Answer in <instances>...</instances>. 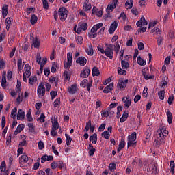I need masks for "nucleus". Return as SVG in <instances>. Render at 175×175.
Wrapping results in <instances>:
<instances>
[{
    "label": "nucleus",
    "mask_w": 175,
    "mask_h": 175,
    "mask_svg": "<svg viewBox=\"0 0 175 175\" xmlns=\"http://www.w3.org/2000/svg\"><path fill=\"white\" fill-rule=\"evenodd\" d=\"M73 54L68 52L67 53V62L64 63V68H66V71L64 72V80L69 81L70 80V72L69 71V67L73 64Z\"/></svg>",
    "instance_id": "f257e3e1"
},
{
    "label": "nucleus",
    "mask_w": 175,
    "mask_h": 175,
    "mask_svg": "<svg viewBox=\"0 0 175 175\" xmlns=\"http://www.w3.org/2000/svg\"><path fill=\"white\" fill-rule=\"evenodd\" d=\"M105 55L110 59H113V57H114V45L113 44H105Z\"/></svg>",
    "instance_id": "f03ea898"
},
{
    "label": "nucleus",
    "mask_w": 175,
    "mask_h": 175,
    "mask_svg": "<svg viewBox=\"0 0 175 175\" xmlns=\"http://www.w3.org/2000/svg\"><path fill=\"white\" fill-rule=\"evenodd\" d=\"M127 140V147H134V146H136V132H134L131 135H129Z\"/></svg>",
    "instance_id": "7ed1b4c3"
},
{
    "label": "nucleus",
    "mask_w": 175,
    "mask_h": 175,
    "mask_svg": "<svg viewBox=\"0 0 175 175\" xmlns=\"http://www.w3.org/2000/svg\"><path fill=\"white\" fill-rule=\"evenodd\" d=\"M59 17L61 21H65L68 18V10L62 7L58 11Z\"/></svg>",
    "instance_id": "20e7f679"
},
{
    "label": "nucleus",
    "mask_w": 175,
    "mask_h": 175,
    "mask_svg": "<svg viewBox=\"0 0 175 175\" xmlns=\"http://www.w3.org/2000/svg\"><path fill=\"white\" fill-rule=\"evenodd\" d=\"M38 96L40 98V99H43L44 98V95H46V88H44V85L40 83L37 89Z\"/></svg>",
    "instance_id": "39448f33"
},
{
    "label": "nucleus",
    "mask_w": 175,
    "mask_h": 175,
    "mask_svg": "<svg viewBox=\"0 0 175 175\" xmlns=\"http://www.w3.org/2000/svg\"><path fill=\"white\" fill-rule=\"evenodd\" d=\"M52 169H64L65 165L63 161H55L51 163Z\"/></svg>",
    "instance_id": "423d86ee"
},
{
    "label": "nucleus",
    "mask_w": 175,
    "mask_h": 175,
    "mask_svg": "<svg viewBox=\"0 0 175 175\" xmlns=\"http://www.w3.org/2000/svg\"><path fill=\"white\" fill-rule=\"evenodd\" d=\"M126 84H128V79L124 80V79H120L118 82V88L120 91H124L126 88Z\"/></svg>",
    "instance_id": "0eeeda50"
},
{
    "label": "nucleus",
    "mask_w": 175,
    "mask_h": 175,
    "mask_svg": "<svg viewBox=\"0 0 175 175\" xmlns=\"http://www.w3.org/2000/svg\"><path fill=\"white\" fill-rule=\"evenodd\" d=\"M118 3V0H113V2L111 4H109L107 7V13H111L113 12V10L116 9V7L117 6V3Z\"/></svg>",
    "instance_id": "6e6552de"
},
{
    "label": "nucleus",
    "mask_w": 175,
    "mask_h": 175,
    "mask_svg": "<svg viewBox=\"0 0 175 175\" xmlns=\"http://www.w3.org/2000/svg\"><path fill=\"white\" fill-rule=\"evenodd\" d=\"M117 27H118V22H117V21H115L110 26V28L109 29V33H110L111 35L114 33L116 29H117Z\"/></svg>",
    "instance_id": "1a4fd4ad"
},
{
    "label": "nucleus",
    "mask_w": 175,
    "mask_h": 175,
    "mask_svg": "<svg viewBox=\"0 0 175 175\" xmlns=\"http://www.w3.org/2000/svg\"><path fill=\"white\" fill-rule=\"evenodd\" d=\"M79 88H77V83H74L68 88V92L69 94H72V95H73V94H76V92H77Z\"/></svg>",
    "instance_id": "9d476101"
},
{
    "label": "nucleus",
    "mask_w": 175,
    "mask_h": 175,
    "mask_svg": "<svg viewBox=\"0 0 175 175\" xmlns=\"http://www.w3.org/2000/svg\"><path fill=\"white\" fill-rule=\"evenodd\" d=\"M113 88H114V83H109L104 88V94H109V92H111V91H113Z\"/></svg>",
    "instance_id": "9b49d317"
},
{
    "label": "nucleus",
    "mask_w": 175,
    "mask_h": 175,
    "mask_svg": "<svg viewBox=\"0 0 175 175\" xmlns=\"http://www.w3.org/2000/svg\"><path fill=\"white\" fill-rule=\"evenodd\" d=\"M76 62L81 66H84L87 64V59L84 57H79L77 59Z\"/></svg>",
    "instance_id": "f8f14e48"
},
{
    "label": "nucleus",
    "mask_w": 175,
    "mask_h": 175,
    "mask_svg": "<svg viewBox=\"0 0 175 175\" xmlns=\"http://www.w3.org/2000/svg\"><path fill=\"white\" fill-rule=\"evenodd\" d=\"M147 24H148V22L146 21V18H144V16H142L140 20L137 22L136 25L137 27H140L142 25H147Z\"/></svg>",
    "instance_id": "ddd939ff"
},
{
    "label": "nucleus",
    "mask_w": 175,
    "mask_h": 175,
    "mask_svg": "<svg viewBox=\"0 0 175 175\" xmlns=\"http://www.w3.org/2000/svg\"><path fill=\"white\" fill-rule=\"evenodd\" d=\"M90 73H91V70L89 68H85L81 72L80 77H82L83 79H87V77L90 76Z\"/></svg>",
    "instance_id": "4468645a"
},
{
    "label": "nucleus",
    "mask_w": 175,
    "mask_h": 175,
    "mask_svg": "<svg viewBox=\"0 0 175 175\" xmlns=\"http://www.w3.org/2000/svg\"><path fill=\"white\" fill-rule=\"evenodd\" d=\"M157 139L161 142V143H165V136L164 135L159 131L158 130L157 133H156Z\"/></svg>",
    "instance_id": "2eb2a0df"
},
{
    "label": "nucleus",
    "mask_w": 175,
    "mask_h": 175,
    "mask_svg": "<svg viewBox=\"0 0 175 175\" xmlns=\"http://www.w3.org/2000/svg\"><path fill=\"white\" fill-rule=\"evenodd\" d=\"M25 118V112L23 111V109H18V113H17V120H20L21 121H23Z\"/></svg>",
    "instance_id": "dca6fc26"
},
{
    "label": "nucleus",
    "mask_w": 175,
    "mask_h": 175,
    "mask_svg": "<svg viewBox=\"0 0 175 175\" xmlns=\"http://www.w3.org/2000/svg\"><path fill=\"white\" fill-rule=\"evenodd\" d=\"M122 102L124 103V107L127 108L132 105V101L129 97H124L122 98Z\"/></svg>",
    "instance_id": "f3484780"
},
{
    "label": "nucleus",
    "mask_w": 175,
    "mask_h": 175,
    "mask_svg": "<svg viewBox=\"0 0 175 175\" xmlns=\"http://www.w3.org/2000/svg\"><path fill=\"white\" fill-rule=\"evenodd\" d=\"M85 51L88 55H94V49L92 48V44H91V43L88 44Z\"/></svg>",
    "instance_id": "a211bd4d"
},
{
    "label": "nucleus",
    "mask_w": 175,
    "mask_h": 175,
    "mask_svg": "<svg viewBox=\"0 0 175 175\" xmlns=\"http://www.w3.org/2000/svg\"><path fill=\"white\" fill-rule=\"evenodd\" d=\"M8 4H4L2 7V17L3 18H6V16H8Z\"/></svg>",
    "instance_id": "6ab92c4d"
},
{
    "label": "nucleus",
    "mask_w": 175,
    "mask_h": 175,
    "mask_svg": "<svg viewBox=\"0 0 175 175\" xmlns=\"http://www.w3.org/2000/svg\"><path fill=\"white\" fill-rule=\"evenodd\" d=\"M88 154L90 157H92L94 154H95V152L96 151V149L94 148V146L92 144H89V146L88 148Z\"/></svg>",
    "instance_id": "aec40b11"
},
{
    "label": "nucleus",
    "mask_w": 175,
    "mask_h": 175,
    "mask_svg": "<svg viewBox=\"0 0 175 175\" xmlns=\"http://www.w3.org/2000/svg\"><path fill=\"white\" fill-rule=\"evenodd\" d=\"M25 75H26L27 77H29L31 76V66L29 64H26L25 66Z\"/></svg>",
    "instance_id": "412c9836"
},
{
    "label": "nucleus",
    "mask_w": 175,
    "mask_h": 175,
    "mask_svg": "<svg viewBox=\"0 0 175 175\" xmlns=\"http://www.w3.org/2000/svg\"><path fill=\"white\" fill-rule=\"evenodd\" d=\"M13 23V18L10 17H7L5 19V25H6V29L9 30L10 28V26L12 25V23Z\"/></svg>",
    "instance_id": "4be33fe9"
},
{
    "label": "nucleus",
    "mask_w": 175,
    "mask_h": 175,
    "mask_svg": "<svg viewBox=\"0 0 175 175\" xmlns=\"http://www.w3.org/2000/svg\"><path fill=\"white\" fill-rule=\"evenodd\" d=\"M92 13L93 14H96L97 17H102L103 14V12H102V10H98L95 7H94L92 9Z\"/></svg>",
    "instance_id": "5701e85b"
},
{
    "label": "nucleus",
    "mask_w": 175,
    "mask_h": 175,
    "mask_svg": "<svg viewBox=\"0 0 175 175\" xmlns=\"http://www.w3.org/2000/svg\"><path fill=\"white\" fill-rule=\"evenodd\" d=\"M27 120L29 122H32L33 121V118H32V109H29L28 112L26 114Z\"/></svg>",
    "instance_id": "b1692460"
},
{
    "label": "nucleus",
    "mask_w": 175,
    "mask_h": 175,
    "mask_svg": "<svg viewBox=\"0 0 175 175\" xmlns=\"http://www.w3.org/2000/svg\"><path fill=\"white\" fill-rule=\"evenodd\" d=\"M47 64V57H43L40 68V73H43V67Z\"/></svg>",
    "instance_id": "393cba45"
},
{
    "label": "nucleus",
    "mask_w": 175,
    "mask_h": 175,
    "mask_svg": "<svg viewBox=\"0 0 175 175\" xmlns=\"http://www.w3.org/2000/svg\"><path fill=\"white\" fill-rule=\"evenodd\" d=\"M89 140H90L93 144H96V142L98 141V135L96 133L93 134L90 137Z\"/></svg>",
    "instance_id": "a878e982"
},
{
    "label": "nucleus",
    "mask_w": 175,
    "mask_h": 175,
    "mask_svg": "<svg viewBox=\"0 0 175 175\" xmlns=\"http://www.w3.org/2000/svg\"><path fill=\"white\" fill-rule=\"evenodd\" d=\"M133 6V0H127L125 3L126 9H132Z\"/></svg>",
    "instance_id": "bb28decb"
},
{
    "label": "nucleus",
    "mask_w": 175,
    "mask_h": 175,
    "mask_svg": "<svg viewBox=\"0 0 175 175\" xmlns=\"http://www.w3.org/2000/svg\"><path fill=\"white\" fill-rule=\"evenodd\" d=\"M124 147H125V139H122L119 145L118 146V152H120V151H121V150H122V148H124Z\"/></svg>",
    "instance_id": "cd10ccee"
},
{
    "label": "nucleus",
    "mask_w": 175,
    "mask_h": 175,
    "mask_svg": "<svg viewBox=\"0 0 175 175\" xmlns=\"http://www.w3.org/2000/svg\"><path fill=\"white\" fill-rule=\"evenodd\" d=\"M1 87L3 88H6V72L3 74V75H2Z\"/></svg>",
    "instance_id": "c85d7f7f"
},
{
    "label": "nucleus",
    "mask_w": 175,
    "mask_h": 175,
    "mask_svg": "<svg viewBox=\"0 0 175 175\" xmlns=\"http://www.w3.org/2000/svg\"><path fill=\"white\" fill-rule=\"evenodd\" d=\"M159 131L162 133L164 136L166 137L169 135V131L166 130V126H161L159 128Z\"/></svg>",
    "instance_id": "c756f323"
},
{
    "label": "nucleus",
    "mask_w": 175,
    "mask_h": 175,
    "mask_svg": "<svg viewBox=\"0 0 175 175\" xmlns=\"http://www.w3.org/2000/svg\"><path fill=\"white\" fill-rule=\"evenodd\" d=\"M129 116V113H128V111H124L122 116L120 118V122H125V120H128Z\"/></svg>",
    "instance_id": "7c9ffc66"
},
{
    "label": "nucleus",
    "mask_w": 175,
    "mask_h": 175,
    "mask_svg": "<svg viewBox=\"0 0 175 175\" xmlns=\"http://www.w3.org/2000/svg\"><path fill=\"white\" fill-rule=\"evenodd\" d=\"M31 46H33L35 49H39V46H40V42L38 40V38H35L31 42Z\"/></svg>",
    "instance_id": "2f4dec72"
},
{
    "label": "nucleus",
    "mask_w": 175,
    "mask_h": 175,
    "mask_svg": "<svg viewBox=\"0 0 175 175\" xmlns=\"http://www.w3.org/2000/svg\"><path fill=\"white\" fill-rule=\"evenodd\" d=\"M166 114H167L168 124H172L173 122V118L172 116V112H170V111H167Z\"/></svg>",
    "instance_id": "473e14b6"
},
{
    "label": "nucleus",
    "mask_w": 175,
    "mask_h": 175,
    "mask_svg": "<svg viewBox=\"0 0 175 175\" xmlns=\"http://www.w3.org/2000/svg\"><path fill=\"white\" fill-rule=\"evenodd\" d=\"M20 161H21V162H23V163H27V162H28V161H29V158L28 157V156L23 154L20 157Z\"/></svg>",
    "instance_id": "72a5a7b5"
},
{
    "label": "nucleus",
    "mask_w": 175,
    "mask_h": 175,
    "mask_svg": "<svg viewBox=\"0 0 175 175\" xmlns=\"http://www.w3.org/2000/svg\"><path fill=\"white\" fill-rule=\"evenodd\" d=\"M24 129V124H19L14 131V135H18Z\"/></svg>",
    "instance_id": "f704fd0d"
},
{
    "label": "nucleus",
    "mask_w": 175,
    "mask_h": 175,
    "mask_svg": "<svg viewBox=\"0 0 175 175\" xmlns=\"http://www.w3.org/2000/svg\"><path fill=\"white\" fill-rule=\"evenodd\" d=\"M92 76H99L100 72H99V68L98 67H94L92 70Z\"/></svg>",
    "instance_id": "c9c22d12"
},
{
    "label": "nucleus",
    "mask_w": 175,
    "mask_h": 175,
    "mask_svg": "<svg viewBox=\"0 0 175 175\" xmlns=\"http://www.w3.org/2000/svg\"><path fill=\"white\" fill-rule=\"evenodd\" d=\"M58 128H59V125L58 124V120L55 119L54 120H52V129L57 130Z\"/></svg>",
    "instance_id": "e433bc0d"
},
{
    "label": "nucleus",
    "mask_w": 175,
    "mask_h": 175,
    "mask_svg": "<svg viewBox=\"0 0 175 175\" xmlns=\"http://www.w3.org/2000/svg\"><path fill=\"white\" fill-rule=\"evenodd\" d=\"M29 132H31V133H35V126L33 125V123H29L27 124Z\"/></svg>",
    "instance_id": "4c0bfd02"
},
{
    "label": "nucleus",
    "mask_w": 175,
    "mask_h": 175,
    "mask_svg": "<svg viewBox=\"0 0 175 175\" xmlns=\"http://www.w3.org/2000/svg\"><path fill=\"white\" fill-rule=\"evenodd\" d=\"M30 21L32 25H35V24L38 23V16H36L35 14L31 15Z\"/></svg>",
    "instance_id": "58836bf2"
},
{
    "label": "nucleus",
    "mask_w": 175,
    "mask_h": 175,
    "mask_svg": "<svg viewBox=\"0 0 175 175\" xmlns=\"http://www.w3.org/2000/svg\"><path fill=\"white\" fill-rule=\"evenodd\" d=\"M137 64L139 65H141V66H144V65H146L147 63L146 62V61L143 59H142V57H140V56L137 57Z\"/></svg>",
    "instance_id": "ea45409f"
},
{
    "label": "nucleus",
    "mask_w": 175,
    "mask_h": 175,
    "mask_svg": "<svg viewBox=\"0 0 175 175\" xmlns=\"http://www.w3.org/2000/svg\"><path fill=\"white\" fill-rule=\"evenodd\" d=\"M142 76H144L145 80H150L151 79H154V76L148 75L147 72L143 71Z\"/></svg>",
    "instance_id": "a19ab883"
},
{
    "label": "nucleus",
    "mask_w": 175,
    "mask_h": 175,
    "mask_svg": "<svg viewBox=\"0 0 175 175\" xmlns=\"http://www.w3.org/2000/svg\"><path fill=\"white\" fill-rule=\"evenodd\" d=\"M121 65L122 69H128L129 68V63L125 60H122Z\"/></svg>",
    "instance_id": "79ce46f5"
},
{
    "label": "nucleus",
    "mask_w": 175,
    "mask_h": 175,
    "mask_svg": "<svg viewBox=\"0 0 175 175\" xmlns=\"http://www.w3.org/2000/svg\"><path fill=\"white\" fill-rule=\"evenodd\" d=\"M36 81H38V78L36 77H31L29 79V83L31 84V85H33Z\"/></svg>",
    "instance_id": "37998d69"
},
{
    "label": "nucleus",
    "mask_w": 175,
    "mask_h": 175,
    "mask_svg": "<svg viewBox=\"0 0 175 175\" xmlns=\"http://www.w3.org/2000/svg\"><path fill=\"white\" fill-rule=\"evenodd\" d=\"M17 116V108H14L11 111V118L13 120H16V117Z\"/></svg>",
    "instance_id": "c03bdc74"
},
{
    "label": "nucleus",
    "mask_w": 175,
    "mask_h": 175,
    "mask_svg": "<svg viewBox=\"0 0 175 175\" xmlns=\"http://www.w3.org/2000/svg\"><path fill=\"white\" fill-rule=\"evenodd\" d=\"M17 65L18 70H23V68H24V64H23V59H19L17 62Z\"/></svg>",
    "instance_id": "a18cd8bd"
},
{
    "label": "nucleus",
    "mask_w": 175,
    "mask_h": 175,
    "mask_svg": "<svg viewBox=\"0 0 175 175\" xmlns=\"http://www.w3.org/2000/svg\"><path fill=\"white\" fill-rule=\"evenodd\" d=\"M170 172L172 174H174L175 164L174 161H171L170 163Z\"/></svg>",
    "instance_id": "49530a36"
},
{
    "label": "nucleus",
    "mask_w": 175,
    "mask_h": 175,
    "mask_svg": "<svg viewBox=\"0 0 175 175\" xmlns=\"http://www.w3.org/2000/svg\"><path fill=\"white\" fill-rule=\"evenodd\" d=\"M50 83H54L55 85L58 84V77H52L49 78Z\"/></svg>",
    "instance_id": "de8ad7c7"
},
{
    "label": "nucleus",
    "mask_w": 175,
    "mask_h": 175,
    "mask_svg": "<svg viewBox=\"0 0 175 175\" xmlns=\"http://www.w3.org/2000/svg\"><path fill=\"white\" fill-rule=\"evenodd\" d=\"M159 98L161 100L165 99V90H161L158 92Z\"/></svg>",
    "instance_id": "09e8293b"
},
{
    "label": "nucleus",
    "mask_w": 175,
    "mask_h": 175,
    "mask_svg": "<svg viewBox=\"0 0 175 175\" xmlns=\"http://www.w3.org/2000/svg\"><path fill=\"white\" fill-rule=\"evenodd\" d=\"M59 105H61V98H57L53 103L54 107H59Z\"/></svg>",
    "instance_id": "8fccbe9b"
},
{
    "label": "nucleus",
    "mask_w": 175,
    "mask_h": 175,
    "mask_svg": "<svg viewBox=\"0 0 175 175\" xmlns=\"http://www.w3.org/2000/svg\"><path fill=\"white\" fill-rule=\"evenodd\" d=\"M102 136L104 139H110V133L107 131H105L103 133H102Z\"/></svg>",
    "instance_id": "3c124183"
},
{
    "label": "nucleus",
    "mask_w": 175,
    "mask_h": 175,
    "mask_svg": "<svg viewBox=\"0 0 175 175\" xmlns=\"http://www.w3.org/2000/svg\"><path fill=\"white\" fill-rule=\"evenodd\" d=\"M83 42H84V40L83 39V37L79 36L76 38V42L78 44H83Z\"/></svg>",
    "instance_id": "603ef678"
},
{
    "label": "nucleus",
    "mask_w": 175,
    "mask_h": 175,
    "mask_svg": "<svg viewBox=\"0 0 175 175\" xmlns=\"http://www.w3.org/2000/svg\"><path fill=\"white\" fill-rule=\"evenodd\" d=\"M1 172H3L6 171V163L5 161H2L0 165Z\"/></svg>",
    "instance_id": "864d4df0"
},
{
    "label": "nucleus",
    "mask_w": 175,
    "mask_h": 175,
    "mask_svg": "<svg viewBox=\"0 0 175 175\" xmlns=\"http://www.w3.org/2000/svg\"><path fill=\"white\" fill-rule=\"evenodd\" d=\"M117 167V165L116 163H112L109 165V169L110 172H114L116 170V168Z\"/></svg>",
    "instance_id": "5fc2aeb1"
},
{
    "label": "nucleus",
    "mask_w": 175,
    "mask_h": 175,
    "mask_svg": "<svg viewBox=\"0 0 175 175\" xmlns=\"http://www.w3.org/2000/svg\"><path fill=\"white\" fill-rule=\"evenodd\" d=\"M36 58L37 64H38V65H40V64H42V56H40V53H37L36 55Z\"/></svg>",
    "instance_id": "6e6d98bb"
},
{
    "label": "nucleus",
    "mask_w": 175,
    "mask_h": 175,
    "mask_svg": "<svg viewBox=\"0 0 175 175\" xmlns=\"http://www.w3.org/2000/svg\"><path fill=\"white\" fill-rule=\"evenodd\" d=\"M65 137L66 138V144L67 146H70L72 143V138L68 134H65Z\"/></svg>",
    "instance_id": "4d7b16f0"
},
{
    "label": "nucleus",
    "mask_w": 175,
    "mask_h": 175,
    "mask_svg": "<svg viewBox=\"0 0 175 175\" xmlns=\"http://www.w3.org/2000/svg\"><path fill=\"white\" fill-rule=\"evenodd\" d=\"M42 4H43V8L46 10L49 9V1L47 0H42Z\"/></svg>",
    "instance_id": "13d9d810"
},
{
    "label": "nucleus",
    "mask_w": 175,
    "mask_h": 175,
    "mask_svg": "<svg viewBox=\"0 0 175 175\" xmlns=\"http://www.w3.org/2000/svg\"><path fill=\"white\" fill-rule=\"evenodd\" d=\"M88 36L89 38H90V39H94V38H96L98 36V34L96 32H93L92 30H91L88 34Z\"/></svg>",
    "instance_id": "bf43d9fd"
},
{
    "label": "nucleus",
    "mask_w": 175,
    "mask_h": 175,
    "mask_svg": "<svg viewBox=\"0 0 175 175\" xmlns=\"http://www.w3.org/2000/svg\"><path fill=\"white\" fill-rule=\"evenodd\" d=\"M118 73L119 74V75H124V76H125L126 75V70H122V68H120V67H119L118 68Z\"/></svg>",
    "instance_id": "052dcab7"
},
{
    "label": "nucleus",
    "mask_w": 175,
    "mask_h": 175,
    "mask_svg": "<svg viewBox=\"0 0 175 175\" xmlns=\"http://www.w3.org/2000/svg\"><path fill=\"white\" fill-rule=\"evenodd\" d=\"M91 128V120H89L87 123H86V126L85 127L84 131L85 132H88V131H90V129Z\"/></svg>",
    "instance_id": "680f3d73"
},
{
    "label": "nucleus",
    "mask_w": 175,
    "mask_h": 175,
    "mask_svg": "<svg viewBox=\"0 0 175 175\" xmlns=\"http://www.w3.org/2000/svg\"><path fill=\"white\" fill-rule=\"evenodd\" d=\"M83 9L85 12H88V10H91V5L90 4L84 3Z\"/></svg>",
    "instance_id": "e2e57ef3"
},
{
    "label": "nucleus",
    "mask_w": 175,
    "mask_h": 175,
    "mask_svg": "<svg viewBox=\"0 0 175 175\" xmlns=\"http://www.w3.org/2000/svg\"><path fill=\"white\" fill-rule=\"evenodd\" d=\"M79 27L82 29V31H87L88 28V25L85 23H83L79 25Z\"/></svg>",
    "instance_id": "0e129e2a"
},
{
    "label": "nucleus",
    "mask_w": 175,
    "mask_h": 175,
    "mask_svg": "<svg viewBox=\"0 0 175 175\" xmlns=\"http://www.w3.org/2000/svg\"><path fill=\"white\" fill-rule=\"evenodd\" d=\"M46 119V116L43 113H41L40 117L37 119V121H40V122H44V120Z\"/></svg>",
    "instance_id": "69168bd1"
},
{
    "label": "nucleus",
    "mask_w": 175,
    "mask_h": 175,
    "mask_svg": "<svg viewBox=\"0 0 175 175\" xmlns=\"http://www.w3.org/2000/svg\"><path fill=\"white\" fill-rule=\"evenodd\" d=\"M16 92L19 93L21 92V83L20 82H17V85H16Z\"/></svg>",
    "instance_id": "338daca9"
},
{
    "label": "nucleus",
    "mask_w": 175,
    "mask_h": 175,
    "mask_svg": "<svg viewBox=\"0 0 175 175\" xmlns=\"http://www.w3.org/2000/svg\"><path fill=\"white\" fill-rule=\"evenodd\" d=\"M87 84H88V80H87V79H83V80L81 82V87H83V88H85V87H87Z\"/></svg>",
    "instance_id": "774afa93"
}]
</instances>
